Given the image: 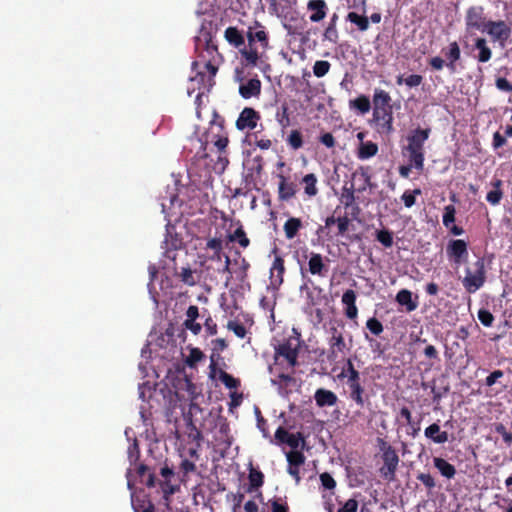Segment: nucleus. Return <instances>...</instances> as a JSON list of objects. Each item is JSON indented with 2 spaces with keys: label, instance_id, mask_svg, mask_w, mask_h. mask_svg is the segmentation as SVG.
<instances>
[{
  "label": "nucleus",
  "instance_id": "obj_26",
  "mask_svg": "<svg viewBox=\"0 0 512 512\" xmlns=\"http://www.w3.org/2000/svg\"><path fill=\"white\" fill-rule=\"evenodd\" d=\"M491 185L493 187V190L489 191L486 195V200L491 205L496 206L500 204L502 198H503V181L501 179H495L491 182Z\"/></svg>",
  "mask_w": 512,
  "mask_h": 512
},
{
  "label": "nucleus",
  "instance_id": "obj_35",
  "mask_svg": "<svg viewBox=\"0 0 512 512\" xmlns=\"http://www.w3.org/2000/svg\"><path fill=\"white\" fill-rule=\"evenodd\" d=\"M275 118L282 129H286L291 125L290 111L287 103H283L278 108Z\"/></svg>",
  "mask_w": 512,
  "mask_h": 512
},
{
  "label": "nucleus",
  "instance_id": "obj_40",
  "mask_svg": "<svg viewBox=\"0 0 512 512\" xmlns=\"http://www.w3.org/2000/svg\"><path fill=\"white\" fill-rule=\"evenodd\" d=\"M347 21L355 24L360 31H366L369 28V18L359 15L356 12H349L346 17Z\"/></svg>",
  "mask_w": 512,
  "mask_h": 512
},
{
  "label": "nucleus",
  "instance_id": "obj_5",
  "mask_svg": "<svg viewBox=\"0 0 512 512\" xmlns=\"http://www.w3.org/2000/svg\"><path fill=\"white\" fill-rule=\"evenodd\" d=\"M488 20L485 15L484 7L471 6L466 10L465 29L470 35L476 31L484 33Z\"/></svg>",
  "mask_w": 512,
  "mask_h": 512
},
{
  "label": "nucleus",
  "instance_id": "obj_50",
  "mask_svg": "<svg viewBox=\"0 0 512 512\" xmlns=\"http://www.w3.org/2000/svg\"><path fill=\"white\" fill-rule=\"evenodd\" d=\"M212 142L214 143L215 147L218 149L220 154H222L225 152V149L229 143V139L225 132H220L213 136Z\"/></svg>",
  "mask_w": 512,
  "mask_h": 512
},
{
  "label": "nucleus",
  "instance_id": "obj_21",
  "mask_svg": "<svg viewBox=\"0 0 512 512\" xmlns=\"http://www.w3.org/2000/svg\"><path fill=\"white\" fill-rule=\"evenodd\" d=\"M402 155L407 158L408 162L414 165L417 171L424 169L425 152L419 151L418 149H411L405 145L401 148Z\"/></svg>",
  "mask_w": 512,
  "mask_h": 512
},
{
  "label": "nucleus",
  "instance_id": "obj_27",
  "mask_svg": "<svg viewBox=\"0 0 512 512\" xmlns=\"http://www.w3.org/2000/svg\"><path fill=\"white\" fill-rule=\"evenodd\" d=\"M396 301L399 305L405 306L407 312H412L418 307V302L412 299V292L407 289H402L397 293Z\"/></svg>",
  "mask_w": 512,
  "mask_h": 512
},
{
  "label": "nucleus",
  "instance_id": "obj_53",
  "mask_svg": "<svg viewBox=\"0 0 512 512\" xmlns=\"http://www.w3.org/2000/svg\"><path fill=\"white\" fill-rule=\"evenodd\" d=\"M227 329L232 331L238 338H244L247 335L245 326L237 321L230 320L227 323Z\"/></svg>",
  "mask_w": 512,
  "mask_h": 512
},
{
  "label": "nucleus",
  "instance_id": "obj_12",
  "mask_svg": "<svg viewBox=\"0 0 512 512\" xmlns=\"http://www.w3.org/2000/svg\"><path fill=\"white\" fill-rule=\"evenodd\" d=\"M261 120L260 113L252 107H245L239 114L235 126L239 131L254 130Z\"/></svg>",
  "mask_w": 512,
  "mask_h": 512
},
{
  "label": "nucleus",
  "instance_id": "obj_29",
  "mask_svg": "<svg viewBox=\"0 0 512 512\" xmlns=\"http://www.w3.org/2000/svg\"><path fill=\"white\" fill-rule=\"evenodd\" d=\"M485 281V279H481L480 277H476L470 274V268H467L466 276L464 277L462 283L468 293H475L484 285Z\"/></svg>",
  "mask_w": 512,
  "mask_h": 512
},
{
  "label": "nucleus",
  "instance_id": "obj_34",
  "mask_svg": "<svg viewBox=\"0 0 512 512\" xmlns=\"http://www.w3.org/2000/svg\"><path fill=\"white\" fill-rule=\"evenodd\" d=\"M349 107L359 111L361 114H366L371 109V102L368 96L360 95L349 101Z\"/></svg>",
  "mask_w": 512,
  "mask_h": 512
},
{
  "label": "nucleus",
  "instance_id": "obj_1",
  "mask_svg": "<svg viewBox=\"0 0 512 512\" xmlns=\"http://www.w3.org/2000/svg\"><path fill=\"white\" fill-rule=\"evenodd\" d=\"M214 38L211 24L209 27L203 24L194 37L196 59L192 62L191 67L193 71H196V75L191 80L197 82L199 89L203 88L207 91L214 86V78L219 66L224 61Z\"/></svg>",
  "mask_w": 512,
  "mask_h": 512
},
{
  "label": "nucleus",
  "instance_id": "obj_24",
  "mask_svg": "<svg viewBox=\"0 0 512 512\" xmlns=\"http://www.w3.org/2000/svg\"><path fill=\"white\" fill-rule=\"evenodd\" d=\"M424 435L436 444H444L449 439L448 432L441 431L440 426L437 423L429 425L425 429Z\"/></svg>",
  "mask_w": 512,
  "mask_h": 512
},
{
  "label": "nucleus",
  "instance_id": "obj_2",
  "mask_svg": "<svg viewBox=\"0 0 512 512\" xmlns=\"http://www.w3.org/2000/svg\"><path fill=\"white\" fill-rule=\"evenodd\" d=\"M246 38L247 44L242 51V63L246 67H256L269 47L268 33L260 23L256 22L254 27H248Z\"/></svg>",
  "mask_w": 512,
  "mask_h": 512
},
{
  "label": "nucleus",
  "instance_id": "obj_62",
  "mask_svg": "<svg viewBox=\"0 0 512 512\" xmlns=\"http://www.w3.org/2000/svg\"><path fill=\"white\" fill-rule=\"evenodd\" d=\"M495 432L500 434L507 446L512 444V433L507 431L506 427L502 423L495 425Z\"/></svg>",
  "mask_w": 512,
  "mask_h": 512
},
{
  "label": "nucleus",
  "instance_id": "obj_18",
  "mask_svg": "<svg viewBox=\"0 0 512 512\" xmlns=\"http://www.w3.org/2000/svg\"><path fill=\"white\" fill-rule=\"evenodd\" d=\"M278 198L281 201H289L297 193V184L290 181L284 175H279Z\"/></svg>",
  "mask_w": 512,
  "mask_h": 512
},
{
  "label": "nucleus",
  "instance_id": "obj_20",
  "mask_svg": "<svg viewBox=\"0 0 512 512\" xmlns=\"http://www.w3.org/2000/svg\"><path fill=\"white\" fill-rule=\"evenodd\" d=\"M342 304L345 306V315L353 320L358 316V308L356 306V293L352 289L346 290L342 295Z\"/></svg>",
  "mask_w": 512,
  "mask_h": 512
},
{
  "label": "nucleus",
  "instance_id": "obj_10",
  "mask_svg": "<svg viewBox=\"0 0 512 512\" xmlns=\"http://www.w3.org/2000/svg\"><path fill=\"white\" fill-rule=\"evenodd\" d=\"M275 355L283 357L291 368L296 367L299 355V341L296 338H289L275 347Z\"/></svg>",
  "mask_w": 512,
  "mask_h": 512
},
{
  "label": "nucleus",
  "instance_id": "obj_30",
  "mask_svg": "<svg viewBox=\"0 0 512 512\" xmlns=\"http://www.w3.org/2000/svg\"><path fill=\"white\" fill-rule=\"evenodd\" d=\"M238 227L233 233H229L227 238L229 242H237L242 248H247L250 245V239L247 237V234L240 223L237 222Z\"/></svg>",
  "mask_w": 512,
  "mask_h": 512
},
{
  "label": "nucleus",
  "instance_id": "obj_47",
  "mask_svg": "<svg viewBox=\"0 0 512 512\" xmlns=\"http://www.w3.org/2000/svg\"><path fill=\"white\" fill-rule=\"evenodd\" d=\"M287 144L294 150L303 146V137L299 130H292L287 138Z\"/></svg>",
  "mask_w": 512,
  "mask_h": 512
},
{
  "label": "nucleus",
  "instance_id": "obj_60",
  "mask_svg": "<svg viewBox=\"0 0 512 512\" xmlns=\"http://www.w3.org/2000/svg\"><path fill=\"white\" fill-rule=\"evenodd\" d=\"M319 478H320L321 485L323 486L324 489H327V490L335 489L336 481L328 472L321 473Z\"/></svg>",
  "mask_w": 512,
  "mask_h": 512
},
{
  "label": "nucleus",
  "instance_id": "obj_56",
  "mask_svg": "<svg viewBox=\"0 0 512 512\" xmlns=\"http://www.w3.org/2000/svg\"><path fill=\"white\" fill-rule=\"evenodd\" d=\"M286 444L292 448V450H297L300 444H305V439L302 433H291L289 438L286 440Z\"/></svg>",
  "mask_w": 512,
  "mask_h": 512
},
{
  "label": "nucleus",
  "instance_id": "obj_19",
  "mask_svg": "<svg viewBox=\"0 0 512 512\" xmlns=\"http://www.w3.org/2000/svg\"><path fill=\"white\" fill-rule=\"evenodd\" d=\"M307 9L312 12L309 17L310 21L318 23L326 17L328 6L325 0H309Z\"/></svg>",
  "mask_w": 512,
  "mask_h": 512
},
{
  "label": "nucleus",
  "instance_id": "obj_39",
  "mask_svg": "<svg viewBox=\"0 0 512 512\" xmlns=\"http://www.w3.org/2000/svg\"><path fill=\"white\" fill-rule=\"evenodd\" d=\"M358 377H360V372L355 368L352 360L348 358L346 360L345 366L342 368L341 373L338 375V378H346V381H350Z\"/></svg>",
  "mask_w": 512,
  "mask_h": 512
},
{
  "label": "nucleus",
  "instance_id": "obj_16",
  "mask_svg": "<svg viewBox=\"0 0 512 512\" xmlns=\"http://www.w3.org/2000/svg\"><path fill=\"white\" fill-rule=\"evenodd\" d=\"M346 384L349 389L350 399L354 401L358 406L363 407L365 400L367 399V395L362 384L361 376L356 379L346 381Z\"/></svg>",
  "mask_w": 512,
  "mask_h": 512
},
{
  "label": "nucleus",
  "instance_id": "obj_59",
  "mask_svg": "<svg viewBox=\"0 0 512 512\" xmlns=\"http://www.w3.org/2000/svg\"><path fill=\"white\" fill-rule=\"evenodd\" d=\"M478 319L485 327H491L494 322L493 314L486 309H480L478 311Z\"/></svg>",
  "mask_w": 512,
  "mask_h": 512
},
{
  "label": "nucleus",
  "instance_id": "obj_8",
  "mask_svg": "<svg viewBox=\"0 0 512 512\" xmlns=\"http://www.w3.org/2000/svg\"><path fill=\"white\" fill-rule=\"evenodd\" d=\"M175 396L179 401H190L191 408L196 406L194 400L199 396L197 386L187 377L177 378L173 384Z\"/></svg>",
  "mask_w": 512,
  "mask_h": 512
},
{
  "label": "nucleus",
  "instance_id": "obj_46",
  "mask_svg": "<svg viewBox=\"0 0 512 512\" xmlns=\"http://www.w3.org/2000/svg\"><path fill=\"white\" fill-rule=\"evenodd\" d=\"M271 512H289V506L285 498L274 497L269 500Z\"/></svg>",
  "mask_w": 512,
  "mask_h": 512
},
{
  "label": "nucleus",
  "instance_id": "obj_3",
  "mask_svg": "<svg viewBox=\"0 0 512 512\" xmlns=\"http://www.w3.org/2000/svg\"><path fill=\"white\" fill-rule=\"evenodd\" d=\"M391 100V96L387 91L382 89L374 90L372 121L376 125L377 132L386 136H389L395 130Z\"/></svg>",
  "mask_w": 512,
  "mask_h": 512
},
{
  "label": "nucleus",
  "instance_id": "obj_64",
  "mask_svg": "<svg viewBox=\"0 0 512 512\" xmlns=\"http://www.w3.org/2000/svg\"><path fill=\"white\" fill-rule=\"evenodd\" d=\"M358 501L354 498L348 499L339 509L338 512H357Z\"/></svg>",
  "mask_w": 512,
  "mask_h": 512
},
{
  "label": "nucleus",
  "instance_id": "obj_52",
  "mask_svg": "<svg viewBox=\"0 0 512 512\" xmlns=\"http://www.w3.org/2000/svg\"><path fill=\"white\" fill-rule=\"evenodd\" d=\"M220 380L228 389H236L240 385V381L234 378L232 375L227 372L221 370L220 371Z\"/></svg>",
  "mask_w": 512,
  "mask_h": 512
},
{
  "label": "nucleus",
  "instance_id": "obj_43",
  "mask_svg": "<svg viewBox=\"0 0 512 512\" xmlns=\"http://www.w3.org/2000/svg\"><path fill=\"white\" fill-rule=\"evenodd\" d=\"M339 31L337 25L327 24L323 32V41H328L331 44H337L339 41Z\"/></svg>",
  "mask_w": 512,
  "mask_h": 512
},
{
  "label": "nucleus",
  "instance_id": "obj_31",
  "mask_svg": "<svg viewBox=\"0 0 512 512\" xmlns=\"http://www.w3.org/2000/svg\"><path fill=\"white\" fill-rule=\"evenodd\" d=\"M378 145L372 141L360 143L357 151V157L361 160L369 159L378 153Z\"/></svg>",
  "mask_w": 512,
  "mask_h": 512
},
{
  "label": "nucleus",
  "instance_id": "obj_54",
  "mask_svg": "<svg viewBox=\"0 0 512 512\" xmlns=\"http://www.w3.org/2000/svg\"><path fill=\"white\" fill-rule=\"evenodd\" d=\"M455 214L456 209L454 205H447L444 208V214H443V225L446 228H450V225L455 222Z\"/></svg>",
  "mask_w": 512,
  "mask_h": 512
},
{
  "label": "nucleus",
  "instance_id": "obj_41",
  "mask_svg": "<svg viewBox=\"0 0 512 512\" xmlns=\"http://www.w3.org/2000/svg\"><path fill=\"white\" fill-rule=\"evenodd\" d=\"M355 191L357 190L354 188L353 184H351L350 187H347L346 185L343 186L341 194V203L345 206V208H349L350 206H353V204L355 203Z\"/></svg>",
  "mask_w": 512,
  "mask_h": 512
},
{
  "label": "nucleus",
  "instance_id": "obj_25",
  "mask_svg": "<svg viewBox=\"0 0 512 512\" xmlns=\"http://www.w3.org/2000/svg\"><path fill=\"white\" fill-rule=\"evenodd\" d=\"M433 465L439 471V473L447 479H453L456 475L455 466L441 457H434Z\"/></svg>",
  "mask_w": 512,
  "mask_h": 512
},
{
  "label": "nucleus",
  "instance_id": "obj_7",
  "mask_svg": "<svg viewBox=\"0 0 512 512\" xmlns=\"http://www.w3.org/2000/svg\"><path fill=\"white\" fill-rule=\"evenodd\" d=\"M307 268L301 267L300 272L303 278L306 273H310L313 276L324 278L329 272L328 262L329 259L320 253L311 252L308 256Z\"/></svg>",
  "mask_w": 512,
  "mask_h": 512
},
{
  "label": "nucleus",
  "instance_id": "obj_13",
  "mask_svg": "<svg viewBox=\"0 0 512 512\" xmlns=\"http://www.w3.org/2000/svg\"><path fill=\"white\" fill-rule=\"evenodd\" d=\"M431 132L432 130L430 127H417L410 130L406 136L405 146L411 149H418L419 151L425 152L424 144L429 139Z\"/></svg>",
  "mask_w": 512,
  "mask_h": 512
},
{
  "label": "nucleus",
  "instance_id": "obj_14",
  "mask_svg": "<svg viewBox=\"0 0 512 512\" xmlns=\"http://www.w3.org/2000/svg\"><path fill=\"white\" fill-rule=\"evenodd\" d=\"M446 252L448 257L455 263L461 264L467 260L468 247L466 241L462 239L450 240Z\"/></svg>",
  "mask_w": 512,
  "mask_h": 512
},
{
  "label": "nucleus",
  "instance_id": "obj_28",
  "mask_svg": "<svg viewBox=\"0 0 512 512\" xmlns=\"http://www.w3.org/2000/svg\"><path fill=\"white\" fill-rule=\"evenodd\" d=\"M475 49L479 51L477 60L481 63L488 62L492 57V51L487 45V40L484 37H477L474 43Z\"/></svg>",
  "mask_w": 512,
  "mask_h": 512
},
{
  "label": "nucleus",
  "instance_id": "obj_32",
  "mask_svg": "<svg viewBox=\"0 0 512 512\" xmlns=\"http://www.w3.org/2000/svg\"><path fill=\"white\" fill-rule=\"evenodd\" d=\"M360 178L362 180L361 185L356 189L357 192L362 193L367 188H372L373 184L371 182V175L368 171V168L360 167L356 172L352 174V178Z\"/></svg>",
  "mask_w": 512,
  "mask_h": 512
},
{
  "label": "nucleus",
  "instance_id": "obj_63",
  "mask_svg": "<svg viewBox=\"0 0 512 512\" xmlns=\"http://www.w3.org/2000/svg\"><path fill=\"white\" fill-rule=\"evenodd\" d=\"M140 457V449L137 440L129 446L128 448V458L131 464H135Z\"/></svg>",
  "mask_w": 512,
  "mask_h": 512
},
{
  "label": "nucleus",
  "instance_id": "obj_22",
  "mask_svg": "<svg viewBox=\"0 0 512 512\" xmlns=\"http://www.w3.org/2000/svg\"><path fill=\"white\" fill-rule=\"evenodd\" d=\"M314 399L318 407L334 406L338 401L337 395L333 391L324 388L316 390Z\"/></svg>",
  "mask_w": 512,
  "mask_h": 512
},
{
  "label": "nucleus",
  "instance_id": "obj_37",
  "mask_svg": "<svg viewBox=\"0 0 512 512\" xmlns=\"http://www.w3.org/2000/svg\"><path fill=\"white\" fill-rule=\"evenodd\" d=\"M302 183L305 185L304 192L306 195H308L309 197H314L317 195V193H318V189L316 186L317 177L315 174H313V173L306 174L302 178Z\"/></svg>",
  "mask_w": 512,
  "mask_h": 512
},
{
  "label": "nucleus",
  "instance_id": "obj_55",
  "mask_svg": "<svg viewBox=\"0 0 512 512\" xmlns=\"http://www.w3.org/2000/svg\"><path fill=\"white\" fill-rule=\"evenodd\" d=\"M470 274L486 280L485 261L483 258L477 259V261L473 264V269H470Z\"/></svg>",
  "mask_w": 512,
  "mask_h": 512
},
{
  "label": "nucleus",
  "instance_id": "obj_38",
  "mask_svg": "<svg viewBox=\"0 0 512 512\" xmlns=\"http://www.w3.org/2000/svg\"><path fill=\"white\" fill-rule=\"evenodd\" d=\"M195 274L196 271H193L190 267H182L177 276L184 284L195 286L199 282V277Z\"/></svg>",
  "mask_w": 512,
  "mask_h": 512
},
{
  "label": "nucleus",
  "instance_id": "obj_36",
  "mask_svg": "<svg viewBox=\"0 0 512 512\" xmlns=\"http://www.w3.org/2000/svg\"><path fill=\"white\" fill-rule=\"evenodd\" d=\"M248 479H249L248 492H252L263 485L264 474L260 470H256L251 466V468L249 470Z\"/></svg>",
  "mask_w": 512,
  "mask_h": 512
},
{
  "label": "nucleus",
  "instance_id": "obj_61",
  "mask_svg": "<svg viewBox=\"0 0 512 512\" xmlns=\"http://www.w3.org/2000/svg\"><path fill=\"white\" fill-rule=\"evenodd\" d=\"M250 268V263L242 258L240 262V267L236 271L237 278L240 282H244L248 277V270Z\"/></svg>",
  "mask_w": 512,
  "mask_h": 512
},
{
  "label": "nucleus",
  "instance_id": "obj_9",
  "mask_svg": "<svg viewBox=\"0 0 512 512\" xmlns=\"http://www.w3.org/2000/svg\"><path fill=\"white\" fill-rule=\"evenodd\" d=\"M381 459L383 465L379 468V474L387 482H394L396 480V471L399 465V456L395 449L387 448L385 453H382Z\"/></svg>",
  "mask_w": 512,
  "mask_h": 512
},
{
  "label": "nucleus",
  "instance_id": "obj_42",
  "mask_svg": "<svg viewBox=\"0 0 512 512\" xmlns=\"http://www.w3.org/2000/svg\"><path fill=\"white\" fill-rule=\"evenodd\" d=\"M423 82V77L419 74H411L408 77L404 78L403 75H398L396 77V84L402 85L405 83L409 88L417 87Z\"/></svg>",
  "mask_w": 512,
  "mask_h": 512
},
{
  "label": "nucleus",
  "instance_id": "obj_51",
  "mask_svg": "<svg viewBox=\"0 0 512 512\" xmlns=\"http://www.w3.org/2000/svg\"><path fill=\"white\" fill-rule=\"evenodd\" d=\"M204 357V353L199 348H191L189 356L186 358L185 362L189 367L193 368Z\"/></svg>",
  "mask_w": 512,
  "mask_h": 512
},
{
  "label": "nucleus",
  "instance_id": "obj_44",
  "mask_svg": "<svg viewBox=\"0 0 512 512\" xmlns=\"http://www.w3.org/2000/svg\"><path fill=\"white\" fill-rule=\"evenodd\" d=\"M286 459L289 466H302L305 463V455L298 450H291L286 453Z\"/></svg>",
  "mask_w": 512,
  "mask_h": 512
},
{
  "label": "nucleus",
  "instance_id": "obj_57",
  "mask_svg": "<svg viewBox=\"0 0 512 512\" xmlns=\"http://www.w3.org/2000/svg\"><path fill=\"white\" fill-rule=\"evenodd\" d=\"M366 327L372 334L376 336L380 335L384 330L382 323L375 317L369 318L367 320Z\"/></svg>",
  "mask_w": 512,
  "mask_h": 512
},
{
  "label": "nucleus",
  "instance_id": "obj_23",
  "mask_svg": "<svg viewBox=\"0 0 512 512\" xmlns=\"http://www.w3.org/2000/svg\"><path fill=\"white\" fill-rule=\"evenodd\" d=\"M447 59L446 67L451 73L456 72V62L461 58V50L456 41L449 44L447 51H445Z\"/></svg>",
  "mask_w": 512,
  "mask_h": 512
},
{
  "label": "nucleus",
  "instance_id": "obj_11",
  "mask_svg": "<svg viewBox=\"0 0 512 512\" xmlns=\"http://www.w3.org/2000/svg\"><path fill=\"white\" fill-rule=\"evenodd\" d=\"M331 336L328 340L329 350L327 358L329 361H336L340 354H344L348 350L342 332L336 327L330 329Z\"/></svg>",
  "mask_w": 512,
  "mask_h": 512
},
{
  "label": "nucleus",
  "instance_id": "obj_49",
  "mask_svg": "<svg viewBox=\"0 0 512 512\" xmlns=\"http://www.w3.org/2000/svg\"><path fill=\"white\" fill-rule=\"evenodd\" d=\"M331 64L326 60H318L313 65V73L317 78L324 77L330 70Z\"/></svg>",
  "mask_w": 512,
  "mask_h": 512
},
{
  "label": "nucleus",
  "instance_id": "obj_48",
  "mask_svg": "<svg viewBox=\"0 0 512 512\" xmlns=\"http://www.w3.org/2000/svg\"><path fill=\"white\" fill-rule=\"evenodd\" d=\"M421 189L416 188L414 190H406L402 196L401 199L404 202L405 207L411 208L416 203V196L421 195Z\"/></svg>",
  "mask_w": 512,
  "mask_h": 512
},
{
  "label": "nucleus",
  "instance_id": "obj_6",
  "mask_svg": "<svg viewBox=\"0 0 512 512\" xmlns=\"http://www.w3.org/2000/svg\"><path fill=\"white\" fill-rule=\"evenodd\" d=\"M235 80L239 82L238 92L243 99L258 98L261 95L262 83L257 76L245 80L243 71L236 69Z\"/></svg>",
  "mask_w": 512,
  "mask_h": 512
},
{
  "label": "nucleus",
  "instance_id": "obj_33",
  "mask_svg": "<svg viewBox=\"0 0 512 512\" xmlns=\"http://www.w3.org/2000/svg\"><path fill=\"white\" fill-rule=\"evenodd\" d=\"M302 228V221L300 218L290 217L283 226L284 233L287 239H293Z\"/></svg>",
  "mask_w": 512,
  "mask_h": 512
},
{
  "label": "nucleus",
  "instance_id": "obj_17",
  "mask_svg": "<svg viewBox=\"0 0 512 512\" xmlns=\"http://www.w3.org/2000/svg\"><path fill=\"white\" fill-rule=\"evenodd\" d=\"M225 40L234 48L238 49L242 56L243 48H246L245 36L237 27L229 26L224 31Z\"/></svg>",
  "mask_w": 512,
  "mask_h": 512
},
{
  "label": "nucleus",
  "instance_id": "obj_4",
  "mask_svg": "<svg viewBox=\"0 0 512 512\" xmlns=\"http://www.w3.org/2000/svg\"><path fill=\"white\" fill-rule=\"evenodd\" d=\"M484 33L501 48H505L512 35V26L504 20H488Z\"/></svg>",
  "mask_w": 512,
  "mask_h": 512
},
{
  "label": "nucleus",
  "instance_id": "obj_45",
  "mask_svg": "<svg viewBox=\"0 0 512 512\" xmlns=\"http://www.w3.org/2000/svg\"><path fill=\"white\" fill-rule=\"evenodd\" d=\"M376 240L385 248H390L393 245V233L388 229L378 230L376 231Z\"/></svg>",
  "mask_w": 512,
  "mask_h": 512
},
{
  "label": "nucleus",
  "instance_id": "obj_58",
  "mask_svg": "<svg viewBox=\"0 0 512 512\" xmlns=\"http://www.w3.org/2000/svg\"><path fill=\"white\" fill-rule=\"evenodd\" d=\"M160 486L163 492V498L167 502L170 500V496L176 493V491L178 490V486L172 485L170 483V480H165L161 482Z\"/></svg>",
  "mask_w": 512,
  "mask_h": 512
},
{
  "label": "nucleus",
  "instance_id": "obj_15",
  "mask_svg": "<svg viewBox=\"0 0 512 512\" xmlns=\"http://www.w3.org/2000/svg\"><path fill=\"white\" fill-rule=\"evenodd\" d=\"M272 253L275 255V257L270 267V281L273 287L278 288L284 281V273L286 269L284 259L281 255L278 254L277 247L273 249Z\"/></svg>",
  "mask_w": 512,
  "mask_h": 512
}]
</instances>
